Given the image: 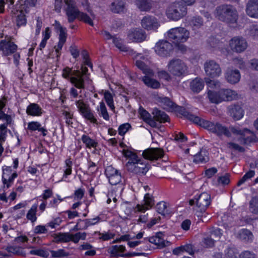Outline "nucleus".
<instances>
[{"instance_id": "9b49d317", "label": "nucleus", "mask_w": 258, "mask_h": 258, "mask_svg": "<svg viewBox=\"0 0 258 258\" xmlns=\"http://www.w3.org/2000/svg\"><path fill=\"white\" fill-rule=\"evenodd\" d=\"M204 70L206 75L212 78L219 77L222 73L219 64L214 60H207L205 62Z\"/></svg>"}, {"instance_id": "9d476101", "label": "nucleus", "mask_w": 258, "mask_h": 258, "mask_svg": "<svg viewBox=\"0 0 258 258\" xmlns=\"http://www.w3.org/2000/svg\"><path fill=\"white\" fill-rule=\"evenodd\" d=\"M65 11L69 23H73L78 18L80 11L78 9L75 0H64Z\"/></svg>"}, {"instance_id": "39448f33", "label": "nucleus", "mask_w": 258, "mask_h": 258, "mask_svg": "<svg viewBox=\"0 0 258 258\" xmlns=\"http://www.w3.org/2000/svg\"><path fill=\"white\" fill-rule=\"evenodd\" d=\"M167 18L173 21H178L187 14V8L181 3L170 5L166 10Z\"/></svg>"}, {"instance_id": "79ce46f5", "label": "nucleus", "mask_w": 258, "mask_h": 258, "mask_svg": "<svg viewBox=\"0 0 258 258\" xmlns=\"http://www.w3.org/2000/svg\"><path fill=\"white\" fill-rule=\"evenodd\" d=\"M135 64L146 75H153V71L144 62L140 60H137Z\"/></svg>"}, {"instance_id": "f704fd0d", "label": "nucleus", "mask_w": 258, "mask_h": 258, "mask_svg": "<svg viewBox=\"0 0 258 258\" xmlns=\"http://www.w3.org/2000/svg\"><path fill=\"white\" fill-rule=\"evenodd\" d=\"M9 253L2 252L1 255L4 256H9L12 254L21 255L23 254V249L17 246H9L6 248Z\"/></svg>"}, {"instance_id": "20e7f679", "label": "nucleus", "mask_w": 258, "mask_h": 258, "mask_svg": "<svg viewBox=\"0 0 258 258\" xmlns=\"http://www.w3.org/2000/svg\"><path fill=\"white\" fill-rule=\"evenodd\" d=\"M198 124L219 137L224 135L230 137L231 136L228 128L217 121H211L201 118Z\"/></svg>"}, {"instance_id": "bb28decb", "label": "nucleus", "mask_w": 258, "mask_h": 258, "mask_svg": "<svg viewBox=\"0 0 258 258\" xmlns=\"http://www.w3.org/2000/svg\"><path fill=\"white\" fill-rule=\"evenodd\" d=\"M209 160V153L205 149H202L194 156L193 161L196 164L205 163Z\"/></svg>"}, {"instance_id": "de8ad7c7", "label": "nucleus", "mask_w": 258, "mask_h": 258, "mask_svg": "<svg viewBox=\"0 0 258 258\" xmlns=\"http://www.w3.org/2000/svg\"><path fill=\"white\" fill-rule=\"evenodd\" d=\"M238 251L234 246H229L225 250L227 258H237Z\"/></svg>"}, {"instance_id": "37998d69", "label": "nucleus", "mask_w": 258, "mask_h": 258, "mask_svg": "<svg viewBox=\"0 0 258 258\" xmlns=\"http://www.w3.org/2000/svg\"><path fill=\"white\" fill-rule=\"evenodd\" d=\"M208 96L212 103L218 104L222 102L221 95L220 94V90L218 92L209 91Z\"/></svg>"}, {"instance_id": "8fccbe9b", "label": "nucleus", "mask_w": 258, "mask_h": 258, "mask_svg": "<svg viewBox=\"0 0 258 258\" xmlns=\"http://www.w3.org/2000/svg\"><path fill=\"white\" fill-rule=\"evenodd\" d=\"M208 234L211 237H213L214 239L215 240V241L217 240H219L221 236L222 235V233L221 232V230L219 228H214L212 227L209 230Z\"/></svg>"}, {"instance_id": "4c0bfd02", "label": "nucleus", "mask_w": 258, "mask_h": 258, "mask_svg": "<svg viewBox=\"0 0 258 258\" xmlns=\"http://www.w3.org/2000/svg\"><path fill=\"white\" fill-rule=\"evenodd\" d=\"M54 239L56 242H68L71 241V233H58L54 234Z\"/></svg>"}, {"instance_id": "4468645a", "label": "nucleus", "mask_w": 258, "mask_h": 258, "mask_svg": "<svg viewBox=\"0 0 258 258\" xmlns=\"http://www.w3.org/2000/svg\"><path fill=\"white\" fill-rule=\"evenodd\" d=\"M75 104L79 112L85 118L89 120L91 122L97 123V119L94 116L90 108L87 106L83 100L81 99L76 101Z\"/></svg>"}, {"instance_id": "c03bdc74", "label": "nucleus", "mask_w": 258, "mask_h": 258, "mask_svg": "<svg viewBox=\"0 0 258 258\" xmlns=\"http://www.w3.org/2000/svg\"><path fill=\"white\" fill-rule=\"evenodd\" d=\"M97 110L98 112L99 115L102 117L104 119L106 120H109V115L107 110V108L103 102H101L99 104V106H97Z\"/></svg>"}, {"instance_id": "f8f14e48", "label": "nucleus", "mask_w": 258, "mask_h": 258, "mask_svg": "<svg viewBox=\"0 0 258 258\" xmlns=\"http://www.w3.org/2000/svg\"><path fill=\"white\" fill-rule=\"evenodd\" d=\"M173 45L166 40H160L156 43L155 46V51L159 56L167 57L170 56L173 52Z\"/></svg>"}, {"instance_id": "dca6fc26", "label": "nucleus", "mask_w": 258, "mask_h": 258, "mask_svg": "<svg viewBox=\"0 0 258 258\" xmlns=\"http://www.w3.org/2000/svg\"><path fill=\"white\" fill-rule=\"evenodd\" d=\"M141 25L147 31H156L160 26V24L156 18L154 16L147 15L143 17L141 20Z\"/></svg>"}, {"instance_id": "3c124183", "label": "nucleus", "mask_w": 258, "mask_h": 258, "mask_svg": "<svg viewBox=\"0 0 258 258\" xmlns=\"http://www.w3.org/2000/svg\"><path fill=\"white\" fill-rule=\"evenodd\" d=\"M190 24L194 29L200 28L203 25V20L200 16L194 17L190 21Z\"/></svg>"}, {"instance_id": "e433bc0d", "label": "nucleus", "mask_w": 258, "mask_h": 258, "mask_svg": "<svg viewBox=\"0 0 258 258\" xmlns=\"http://www.w3.org/2000/svg\"><path fill=\"white\" fill-rule=\"evenodd\" d=\"M142 81L148 87L156 89L160 87V83L156 80L152 79L147 76L142 78Z\"/></svg>"}, {"instance_id": "f257e3e1", "label": "nucleus", "mask_w": 258, "mask_h": 258, "mask_svg": "<svg viewBox=\"0 0 258 258\" xmlns=\"http://www.w3.org/2000/svg\"><path fill=\"white\" fill-rule=\"evenodd\" d=\"M214 15L219 20L229 24L236 23L238 19L237 10L231 5L224 4L218 6L215 10Z\"/></svg>"}, {"instance_id": "393cba45", "label": "nucleus", "mask_w": 258, "mask_h": 258, "mask_svg": "<svg viewBox=\"0 0 258 258\" xmlns=\"http://www.w3.org/2000/svg\"><path fill=\"white\" fill-rule=\"evenodd\" d=\"M256 137L253 133L250 130L244 128V133L238 139L240 144L246 145L256 141Z\"/></svg>"}, {"instance_id": "0e129e2a", "label": "nucleus", "mask_w": 258, "mask_h": 258, "mask_svg": "<svg viewBox=\"0 0 258 258\" xmlns=\"http://www.w3.org/2000/svg\"><path fill=\"white\" fill-rule=\"evenodd\" d=\"M205 82L208 86L211 88H219L220 87V82L218 80L205 79Z\"/></svg>"}, {"instance_id": "5fc2aeb1", "label": "nucleus", "mask_w": 258, "mask_h": 258, "mask_svg": "<svg viewBox=\"0 0 258 258\" xmlns=\"http://www.w3.org/2000/svg\"><path fill=\"white\" fill-rule=\"evenodd\" d=\"M215 242V240L209 234L205 235L203 239V243L204 246L207 248H211L214 246Z\"/></svg>"}, {"instance_id": "7ed1b4c3", "label": "nucleus", "mask_w": 258, "mask_h": 258, "mask_svg": "<svg viewBox=\"0 0 258 258\" xmlns=\"http://www.w3.org/2000/svg\"><path fill=\"white\" fill-rule=\"evenodd\" d=\"M18 46L12 41V37L8 35L0 40V52L2 56H8L13 54L14 63L16 67L19 65L20 54L16 52Z\"/></svg>"}, {"instance_id": "7c9ffc66", "label": "nucleus", "mask_w": 258, "mask_h": 258, "mask_svg": "<svg viewBox=\"0 0 258 258\" xmlns=\"http://www.w3.org/2000/svg\"><path fill=\"white\" fill-rule=\"evenodd\" d=\"M237 238L245 242H251L253 238L252 232L247 229H242L238 233Z\"/></svg>"}, {"instance_id": "a878e982", "label": "nucleus", "mask_w": 258, "mask_h": 258, "mask_svg": "<svg viewBox=\"0 0 258 258\" xmlns=\"http://www.w3.org/2000/svg\"><path fill=\"white\" fill-rule=\"evenodd\" d=\"M220 94L221 95L222 101H232L238 98L237 93L235 91L229 89H220Z\"/></svg>"}, {"instance_id": "a18cd8bd", "label": "nucleus", "mask_w": 258, "mask_h": 258, "mask_svg": "<svg viewBox=\"0 0 258 258\" xmlns=\"http://www.w3.org/2000/svg\"><path fill=\"white\" fill-rule=\"evenodd\" d=\"M37 210V205L36 204H34L32 206L30 209L28 211L26 217L27 218L30 220L32 223L34 222L37 220L36 217V212Z\"/></svg>"}, {"instance_id": "2f4dec72", "label": "nucleus", "mask_w": 258, "mask_h": 258, "mask_svg": "<svg viewBox=\"0 0 258 258\" xmlns=\"http://www.w3.org/2000/svg\"><path fill=\"white\" fill-rule=\"evenodd\" d=\"M152 114L154 119L160 123L169 121V116L164 111L156 108L153 110Z\"/></svg>"}, {"instance_id": "680f3d73", "label": "nucleus", "mask_w": 258, "mask_h": 258, "mask_svg": "<svg viewBox=\"0 0 258 258\" xmlns=\"http://www.w3.org/2000/svg\"><path fill=\"white\" fill-rule=\"evenodd\" d=\"M234 64L239 68L241 70H246V67L243 58L241 57H237L233 60Z\"/></svg>"}, {"instance_id": "338daca9", "label": "nucleus", "mask_w": 258, "mask_h": 258, "mask_svg": "<svg viewBox=\"0 0 258 258\" xmlns=\"http://www.w3.org/2000/svg\"><path fill=\"white\" fill-rule=\"evenodd\" d=\"M131 128V125L128 123H123L118 127V134L120 136H123Z\"/></svg>"}, {"instance_id": "864d4df0", "label": "nucleus", "mask_w": 258, "mask_h": 258, "mask_svg": "<svg viewBox=\"0 0 258 258\" xmlns=\"http://www.w3.org/2000/svg\"><path fill=\"white\" fill-rule=\"evenodd\" d=\"M167 203L164 202H160L158 203L156 206L157 212L159 214L164 216L168 214V211L167 209Z\"/></svg>"}, {"instance_id": "603ef678", "label": "nucleus", "mask_w": 258, "mask_h": 258, "mask_svg": "<svg viewBox=\"0 0 258 258\" xmlns=\"http://www.w3.org/2000/svg\"><path fill=\"white\" fill-rule=\"evenodd\" d=\"M82 220L84 223V226L82 228H86V229L89 226H93L97 224L101 220V218L99 216H97L94 218L86 219Z\"/></svg>"}, {"instance_id": "09e8293b", "label": "nucleus", "mask_w": 258, "mask_h": 258, "mask_svg": "<svg viewBox=\"0 0 258 258\" xmlns=\"http://www.w3.org/2000/svg\"><path fill=\"white\" fill-rule=\"evenodd\" d=\"M17 176V173L16 172H14L7 179L6 177V173L4 172L2 176L3 183L4 184H7V188H9L11 186V183L13 182L14 179L16 178Z\"/></svg>"}, {"instance_id": "72a5a7b5", "label": "nucleus", "mask_w": 258, "mask_h": 258, "mask_svg": "<svg viewBox=\"0 0 258 258\" xmlns=\"http://www.w3.org/2000/svg\"><path fill=\"white\" fill-rule=\"evenodd\" d=\"M178 111L180 114L185 117L188 119L192 121L196 124H198L199 122V121H200V117L190 113L183 107H180L178 110Z\"/></svg>"}, {"instance_id": "c756f323", "label": "nucleus", "mask_w": 258, "mask_h": 258, "mask_svg": "<svg viewBox=\"0 0 258 258\" xmlns=\"http://www.w3.org/2000/svg\"><path fill=\"white\" fill-rule=\"evenodd\" d=\"M27 128L32 132L38 131L41 132L44 137L46 136L48 133L47 130L44 127H42L41 123L38 121H33L29 122L28 123Z\"/></svg>"}, {"instance_id": "423d86ee", "label": "nucleus", "mask_w": 258, "mask_h": 258, "mask_svg": "<svg viewBox=\"0 0 258 258\" xmlns=\"http://www.w3.org/2000/svg\"><path fill=\"white\" fill-rule=\"evenodd\" d=\"M189 36V32L183 27L171 29L167 33V38L175 44L185 42Z\"/></svg>"}, {"instance_id": "bf43d9fd", "label": "nucleus", "mask_w": 258, "mask_h": 258, "mask_svg": "<svg viewBox=\"0 0 258 258\" xmlns=\"http://www.w3.org/2000/svg\"><path fill=\"white\" fill-rule=\"evenodd\" d=\"M125 249V246L123 245H114L112 247L111 249L110 250V253L112 255L114 256H123V255L119 254V252H122Z\"/></svg>"}, {"instance_id": "e2e57ef3", "label": "nucleus", "mask_w": 258, "mask_h": 258, "mask_svg": "<svg viewBox=\"0 0 258 258\" xmlns=\"http://www.w3.org/2000/svg\"><path fill=\"white\" fill-rule=\"evenodd\" d=\"M77 19L81 21H84L86 23H87L91 26L93 25V23L91 19L88 16L87 14L85 13L80 12V15Z\"/></svg>"}, {"instance_id": "b1692460", "label": "nucleus", "mask_w": 258, "mask_h": 258, "mask_svg": "<svg viewBox=\"0 0 258 258\" xmlns=\"http://www.w3.org/2000/svg\"><path fill=\"white\" fill-rule=\"evenodd\" d=\"M122 153L124 157L128 160V161L125 164L126 169L128 168V164L130 163L133 165L137 163V162L140 161V160H141L136 153L131 150L123 149Z\"/></svg>"}, {"instance_id": "58836bf2", "label": "nucleus", "mask_w": 258, "mask_h": 258, "mask_svg": "<svg viewBox=\"0 0 258 258\" xmlns=\"http://www.w3.org/2000/svg\"><path fill=\"white\" fill-rule=\"evenodd\" d=\"M81 140L85 145L86 147L89 149H91V148H96L98 145V143L96 141L86 135H83L82 136Z\"/></svg>"}, {"instance_id": "4d7b16f0", "label": "nucleus", "mask_w": 258, "mask_h": 258, "mask_svg": "<svg viewBox=\"0 0 258 258\" xmlns=\"http://www.w3.org/2000/svg\"><path fill=\"white\" fill-rule=\"evenodd\" d=\"M255 174V172L253 170H249L247 172H246L243 176L237 182V186H240L243 183H244L247 180L250 179L252 177L254 176Z\"/></svg>"}, {"instance_id": "f03ea898", "label": "nucleus", "mask_w": 258, "mask_h": 258, "mask_svg": "<svg viewBox=\"0 0 258 258\" xmlns=\"http://www.w3.org/2000/svg\"><path fill=\"white\" fill-rule=\"evenodd\" d=\"M211 195L206 192H202L198 198L189 200V204L194 206V211L196 215L201 218L202 221L206 220L205 213L211 204Z\"/></svg>"}, {"instance_id": "aec40b11", "label": "nucleus", "mask_w": 258, "mask_h": 258, "mask_svg": "<svg viewBox=\"0 0 258 258\" xmlns=\"http://www.w3.org/2000/svg\"><path fill=\"white\" fill-rule=\"evenodd\" d=\"M136 4L140 10L143 12H149L158 5V3L153 0H136Z\"/></svg>"}, {"instance_id": "6ab92c4d", "label": "nucleus", "mask_w": 258, "mask_h": 258, "mask_svg": "<svg viewBox=\"0 0 258 258\" xmlns=\"http://www.w3.org/2000/svg\"><path fill=\"white\" fill-rule=\"evenodd\" d=\"M145 159L153 160L162 158L164 156V151L160 148H150L145 150L142 153Z\"/></svg>"}, {"instance_id": "2eb2a0df", "label": "nucleus", "mask_w": 258, "mask_h": 258, "mask_svg": "<svg viewBox=\"0 0 258 258\" xmlns=\"http://www.w3.org/2000/svg\"><path fill=\"white\" fill-rule=\"evenodd\" d=\"M150 168V165L144 162L141 159L137 163L132 165L130 163L128 164V168L127 170L128 172L139 176L144 175L148 171Z\"/></svg>"}, {"instance_id": "a211bd4d", "label": "nucleus", "mask_w": 258, "mask_h": 258, "mask_svg": "<svg viewBox=\"0 0 258 258\" xmlns=\"http://www.w3.org/2000/svg\"><path fill=\"white\" fill-rule=\"evenodd\" d=\"M146 37L145 32L141 29H132L127 33V39L131 42H141L145 40Z\"/></svg>"}, {"instance_id": "ea45409f", "label": "nucleus", "mask_w": 258, "mask_h": 258, "mask_svg": "<svg viewBox=\"0 0 258 258\" xmlns=\"http://www.w3.org/2000/svg\"><path fill=\"white\" fill-rule=\"evenodd\" d=\"M162 235V233L161 232L157 233L155 236H152L149 238V242L159 246H165V241L161 237Z\"/></svg>"}, {"instance_id": "a19ab883", "label": "nucleus", "mask_w": 258, "mask_h": 258, "mask_svg": "<svg viewBox=\"0 0 258 258\" xmlns=\"http://www.w3.org/2000/svg\"><path fill=\"white\" fill-rule=\"evenodd\" d=\"M110 9L114 13L122 12L124 9V3L122 1L113 2L111 5Z\"/></svg>"}, {"instance_id": "5701e85b", "label": "nucleus", "mask_w": 258, "mask_h": 258, "mask_svg": "<svg viewBox=\"0 0 258 258\" xmlns=\"http://www.w3.org/2000/svg\"><path fill=\"white\" fill-rule=\"evenodd\" d=\"M246 12L249 17L258 18V0H249L247 4Z\"/></svg>"}, {"instance_id": "6e6552de", "label": "nucleus", "mask_w": 258, "mask_h": 258, "mask_svg": "<svg viewBox=\"0 0 258 258\" xmlns=\"http://www.w3.org/2000/svg\"><path fill=\"white\" fill-rule=\"evenodd\" d=\"M167 69L169 73L173 76L180 77L186 73L187 67L181 59L173 58L169 61Z\"/></svg>"}, {"instance_id": "f3484780", "label": "nucleus", "mask_w": 258, "mask_h": 258, "mask_svg": "<svg viewBox=\"0 0 258 258\" xmlns=\"http://www.w3.org/2000/svg\"><path fill=\"white\" fill-rule=\"evenodd\" d=\"M105 173L111 185H116L121 182V176L120 173L112 166H108L106 167Z\"/></svg>"}, {"instance_id": "c85d7f7f", "label": "nucleus", "mask_w": 258, "mask_h": 258, "mask_svg": "<svg viewBox=\"0 0 258 258\" xmlns=\"http://www.w3.org/2000/svg\"><path fill=\"white\" fill-rule=\"evenodd\" d=\"M26 113L28 115L39 116L42 114V109L36 103H30L27 107Z\"/></svg>"}, {"instance_id": "052dcab7", "label": "nucleus", "mask_w": 258, "mask_h": 258, "mask_svg": "<svg viewBox=\"0 0 258 258\" xmlns=\"http://www.w3.org/2000/svg\"><path fill=\"white\" fill-rule=\"evenodd\" d=\"M247 35L255 38L258 37V25H252L247 30Z\"/></svg>"}, {"instance_id": "ddd939ff", "label": "nucleus", "mask_w": 258, "mask_h": 258, "mask_svg": "<svg viewBox=\"0 0 258 258\" xmlns=\"http://www.w3.org/2000/svg\"><path fill=\"white\" fill-rule=\"evenodd\" d=\"M248 46L245 38L241 36H235L229 41V47L235 52L241 53L245 50Z\"/></svg>"}, {"instance_id": "412c9836", "label": "nucleus", "mask_w": 258, "mask_h": 258, "mask_svg": "<svg viewBox=\"0 0 258 258\" xmlns=\"http://www.w3.org/2000/svg\"><path fill=\"white\" fill-rule=\"evenodd\" d=\"M229 114L234 119L239 120L244 115V111L238 104H231L227 107Z\"/></svg>"}, {"instance_id": "6e6d98bb", "label": "nucleus", "mask_w": 258, "mask_h": 258, "mask_svg": "<svg viewBox=\"0 0 258 258\" xmlns=\"http://www.w3.org/2000/svg\"><path fill=\"white\" fill-rule=\"evenodd\" d=\"M113 41L116 47L120 50L123 52H128L129 51L130 48L123 44L121 39L115 38H113Z\"/></svg>"}, {"instance_id": "c9c22d12", "label": "nucleus", "mask_w": 258, "mask_h": 258, "mask_svg": "<svg viewBox=\"0 0 258 258\" xmlns=\"http://www.w3.org/2000/svg\"><path fill=\"white\" fill-rule=\"evenodd\" d=\"M204 83L202 79L196 78L193 80L190 84L191 90L195 92H200L204 88Z\"/></svg>"}, {"instance_id": "4be33fe9", "label": "nucleus", "mask_w": 258, "mask_h": 258, "mask_svg": "<svg viewBox=\"0 0 258 258\" xmlns=\"http://www.w3.org/2000/svg\"><path fill=\"white\" fill-rule=\"evenodd\" d=\"M225 78L228 83L235 84L240 81L241 75L238 70L228 68L225 73Z\"/></svg>"}, {"instance_id": "69168bd1", "label": "nucleus", "mask_w": 258, "mask_h": 258, "mask_svg": "<svg viewBox=\"0 0 258 258\" xmlns=\"http://www.w3.org/2000/svg\"><path fill=\"white\" fill-rule=\"evenodd\" d=\"M66 169L64 171L63 177H67L68 175L72 174V167L73 165L72 161L71 159H68L65 161Z\"/></svg>"}, {"instance_id": "473e14b6", "label": "nucleus", "mask_w": 258, "mask_h": 258, "mask_svg": "<svg viewBox=\"0 0 258 258\" xmlns=\"http://www.w3.org/2000/svg\"><path fill=\"white\" fill-rule=\"evenodd\" d=\"M178 111L180 114L185 117L188 119L192 121L196 124H198L199 122V121H200V117L190 113L183 107H180L178 110Z\"/></svg>"}, {"instance_id": "13d9d810", "label": "nucleus", "mask_w": 258, "mask_h": 258, "mask_svg": "<svg viewBox=\"0 0 258 258\" xmlns=\"http://www.w3.org/2000/svg\"><path fill=\"white\" fill-rule=\"evenodd\" d=\"M249 210L254 214L258 213V198H253L249 203Z\"/></svg>"}, {"instance_id": "1a4fd4ad", "label": "nucleus", "mask_w": 258, "mask_h": 258, "mask_svg": "<svg viewBox=\"0 0 258 258\" xmlns=\"http://www.w3.org/2000/svg\"><path fill=\"white\" fill-rule=\"evenodd\" d=\"M55 32L58 33V42L56 45L54 46L55 52L57 53L56 57H59L60 55V51L62 49L63 44L66 43L67 38V29L63 27L60 23L55 20L53 24Z\"/></svg>"}, {"instance_id": "774afa93", "label": "nucleus", "mask_w": 258, "mask_h": 258, "mask_svg": "<svg viewBox=\"0 0 258 258\" xmlns=\"http://www.w3.org/2000/svg\"><path fill=\"white\" fill-rule=\"evenodd\" d=\"M249 68L252 70L258 71V58H252L248 62Z\"/></svg>"}, {"instance_id": "cd10ccee", "label": "nucleus", "mask_w": 258, "mask_h": 258, "mask_svg": "<svg viewBox=\"0 0 258 258\" xmlns=\"http://www.w3.org/2000/svg\"><path fill=\"white\" fill-rule=\"evenodd\" d=\"M145 205H138L136 207L137 211L139 212H145L151 208L154 205V201L153 197L149 194H146L144 196V200Z\"/></svg>"}, {"instance_id": "49530a36", "label": "nucleus", "mask_w": 258, "mask_h": 258, "mask_svg": "<svg viewBox=\"0 0 258 258\" xmlns=\"http://www.w3.org/2000/svg\"><path fill=\"white\" fill-rule=\"evenodd\" d=\"M16 23L18 27L25 25L26 23V19L23 12L21 10H17Z\"/></svg>"}, {"instance_id": "0eeeda50", "label": "nucleus", "mask_w": 258, "mask_h": 258, "mask_svg": "<svg viewBox=\"0 0 258 258\" xmlns=\"http://www.w3.org/2000/svg\"><path fill=\"white\" fill-rule=\"evenodd\" d=\"M62 76L64 79L70 80L76 88L79 89L85 88L84 80L81 78L78 71H73L72 69L66 67L62 70Z\"/></svg>"}]
</instances>
